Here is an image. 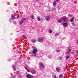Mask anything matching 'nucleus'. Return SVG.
<instances>
[{"label":"nucleus","instance_id":"5701e85b","mask_svg":"<svg viewBox=\"0 0 78 78\" xmlns=\"http://www.w3.org/2000/svg\"><path fill=\"white\" fill-rule=\"evenodd\" d=\"M55 36H59V34L56 33L55 34Z\"/></svg>","mask_w":78,"mask_h":78},{"label":"nucleus","instance_id":"c9c22d12","mask_svg":"<svg viewBox=\"0 0 78 78\" xmlns=\"http://www.w3.org/2000/svg\"><path fill=\"white\" fill-rule=\"evenodd\" d=\"M39 0H36V2H38Z\"/></svg>","mask_w":78,"mask_h":78},{"label":"nucleus","instance_id":"2f4dec72","mask_svg":"<svg viewBox=\"0 0 78 78\" xmlns=\"http://www.w3.org/2000/svg\"><path fill=\"white\" fill-rule=\"evenodd\" d=\"M57 52H60V51L59 50H57Z\"/></svg>","mask_w":78,"mask_h":78},{"label":"nucleus","instance_id":"a878e982","mask_svg":"<svg viewBox=\"0 0 78 78\" xmlns=\"http://www.w3.org/2000/svg\"><path fill=\"white\" fill-rule=\"evenodd\" d=\"M31 18L32 19H34V16H31Z\"/></svg>","mask_w":78,"mask_h":78},{"label":"nucleus","instance_id":"bb28decb","mask_svg":"<svg viewBox=\"0 0 78 78\" xmlns=\"http://www.w3.org/2000/svg\"><path fill=\"white\" fill-rule=\"evenodd\" d=\"M68 16L69 17H72V16L71 15H70V14L69 15H68Z\"/></svg>","mask_w":78,"mask_h":78},{"label":"nucleus","instance_id":"b1692460","mask_svg":"<svg viewBox=\"0 0 78 78\" xmlns=\"http://www.w3.org/2000/svg\"><path fill=\"white\" fill-rule=\"evenodd\" d=\"M37 19H38V21H40L41 20V19L39 17H38Z\"/></svg>","mask_w":78,"mask_h":78},{"label":"nucleus","instance_id":"6e6552de","mask_svg":"<svg viewBox=\"0 0 78 78\" xmlns=\"http://www.w3.org/2000/svg\"><path fill=\"white\" fill-rule=\"evenodd\" d=\"M68 26V24L67 23H65L63 24V27H67Z\"/></svg>","mask_w":78,"mask_h":78},{"label":"nucleus","instance_id":"58836bf2","mask_svg":"<svg viewBox=\"0 0 78 78\" xmlns=\"http://www.w3.org/2000/svg\"><path fill=\"white\" fill-rule=\"evenodd\" d=\"M64 78H65V76H64Z\"/></svg>","mask_w":78,"mask_h":78},{"label":"nucleus","instance_id":"aec40b11","mask_svg":"<svg viewBox=\"0 0 78 78\" xmlns=\"http://www.w3.org/2000/svg\"><path fill=\"white\" fill-rule=\"evenodd\" d=\"M52 30H49V33H52Z\"/></svg>","mask_w":78,"mask_h":78},{"label":"nucleus","instance_id":"6ab92c4d","mask_svg":"<svg viewBox=\"0 0 78 78\" xmlns=\"http://www.w3.org/2000/svg\"><path fill=\"white\" fill-rule=\"evenodd\" d=\"M59 77L60 78H62V77H63V74H61L60 75Z\"/></svg>","mask_w":78,"mask_h":78},{"label":"nucleus","instance_id":"393cba45","mask_svg":"<svg viewBox=\"0 0 78 78\" xmlns=\"http://www.w3.org/2000/svg\"><path fill=\"white\" fill-rule=\"evenodd\" d=\"M72 25H73V26H75L76 24L75 23H72Z\"/></svg>","mask_w":78,"mask_h":78},{"label":"nucleus","instance_id":"a211bd4d","mask_svg":"<svg viewBox=\"0 0 78 78\" xmlns=\"http://www.w3.org/2000/svg\"><path fill=\"white\" fill-rule=\"evenodd\" d=\"M25 69H26V70H27V72H30V70H29L28 69H27V68L25 67Z\"/></svg>","mask_w":78,"mask_h":78},{"label":"nucleus","instance_id":"0eeeda50","mask_svg":"<svg viewBox=\"0 0 78 78\" xmlns=\"http://www.w3.org/2000/svg\"><path fill=\"white\" fill-rule=\"evenodd\" d=\"M26 76L27 78H33V76L30 74H28Z\"/></svg>","mask_w":78,"mask_h":78},{"label":"nucleus","instance_id":"9d476101","mask_svg":"<svg viewBox=\"0 0 78 78\" xmlns=\"http://www.w3.org/2000/svg\"><path fill=\"white\" fill-rule=\"evenodd\" d=\"M57 22H58L59 23H62L63 21L62 20H57Z\"/></svg>","mask_w":78,"mask_h":78},{"label":"nucleus","instance_id":"f704fd0d","mask_svg":"<svg viewBox=\"0 0 78 78\" xmlns=\"http://www.w3.org/2000/svg\"><path fill=\"white\" fill-rule=\"evenodd\" d=\"M17 19H18L19 18V15H18L17 16Z\"/></svg>","mask_w":78,"mask_h":78},{"label":"nucleus","instance_id":"473e14b6","mask_svg":"<svg viewBox=\"0 0 78 78\" xmlns=\"http://www.w3.org/2000/svg\"><path fill=\"white\" fill-rule=\"evenodd\" d=\"M16 73L17 74H18V73H19V71H17V72H16Z\"/></svg>","mask_w":78,"mask_h":78},{"label":"nucleus","instance_id":"423d86ee","mask_svg":"<svg viewBox=\"0 0 78 78\" xmlns=\"http://www.w3.org/2000/svg\"><path fill=\"white\" fill-rule=\"evenodd\" d=\"M40 65V68H41V67H42L43 69L44 68V64H43V63L42 62H41L39 63Z\"/></svg>","mask_w":78,"mask_h":78},{"label":"nucleus","instance_id":"e433bc0d","mask_svg":"<svg viewBox=\"0 0 78 78\" xmlns=\"http://www.w3.org/2000/svg\"><path fill=\"white\" fill-rule=\"evenodd\" d=\"M16 23V21H15L14 22V23Z\"/></svg>","mask_w":78,"mask_h":78},{"label":"nucleus","instance_id":"7ed1b4c3","mask_svg":"<svg viewBox=\"0 0 78 78\" xmlns=\"http://www.w3.org/2000/svg\"><path fill=\"white\" fill-rule=\"evenodd\" d=\"M59 2V0H55L53 3V5L54 7L56 6V3Z\"/></svg>","mask_w":78,"mask_h":78},{"label":"nucleus","instance_id":"f8f14e48","mask_svg":"<svg viewBox=\"0 0 78 78\" xmlns=\"http://www.w3.org/2000/svg\"><path fill=\"white\" fill-rule=\"evenodd\" d=\"M11 17H12V20H14V18H15V16L14 15V14L11 15Z\"/></svg>","mask_w":78,"mask_h":78},{"label":"nucleus","instance_id":"cd10ccee","mask_svg":"<svg viewBox=\"0 0 78 78\" xmlns=\"http://www.w3.org/2000/svg\"><path fill=\"white\" fill-rule=\"evenodd\" d=\"M75 56H78V53H76V55H75Z\"/></svg>","mask_w":78,"mask_h":78},{"label":"nucleus","instance_id":"1a4fd4ad","mask_svg":"<svg viewBox=\"0 0 78 78\" xmlns=\"http://www.w3.org/2000/svg\"><path fill=\"white\" fill-rule=\"evenodd\" d=\"M50 20V17L49 16H46V20L48 21Z\"/></svg>","mask_w":78,"mask_h":78},{"label":"nucleus","instance_id":"f3484780","mask_svg":"<svg viewBox=\"0 0 78 78\" xmlns=\"http://www.w3.org/2000/svg\"><path fill=\"white\" fill-rule=\"evenodd\" d=\"M13 70H14L15 71H16V66H13Z\"/></svg>","mask_w":78,"mask_h":78},{"label":"nucleus","instance_id":"dca6fc26","mask_svg":"<svg viewBox=\"0 0 78 78\" xmlns=\"http://www.w3.org/2000/svg\"><path fill=\"white\" fill-rule=\"evenodd\" d=\"M31 41L33 43H35L36 42V40H31Z\"/></svg>","mask_w":78,"mask_h":78},{"label":"nucleus","instance_id":"f03ea898","mask_svg":"<svg viewBox=\"0 0 78 78\" xmlns=\"http://www.w3.org/2000/svg\"><path fill=\"white\" fill-rule=\"evenodd\" d=\"M27 19V18L26 17L25 18H23V19H22L21 20H20L19 21V23H20V24H22V23H23V20H26V19Z\"/></svg>","mask_w":78,"mask_h":78},{"label":"nucleus","instance_id":"c85d7f7f","mask_svg":"<svg viewBox=\"0 0 78 78\" xmlns=\"http://www.w3.org/2000/svg\"><path fill=\"white\" fill-rule=\"evenodd\" d=\"M59 59H62V57H59Z\"/></svg>","mask_w":78,"mask_h":78},{"label":"nucleus","instance_id":"9b49d317","mask_svg":"<svg viewBox=\"0 0 78 78\" xmlns=\"http://www.w3.org/2000/svg\"><path fill=\"white\" fill-rule=\"evenodd\" d=\"M56 70L57 72H58V73H59V72H60V71H61V70H60V69L58 67H57L56 68Z\"/></svg>","mask_w":78,"mask_h":78},{"label":"nucleus","instance_id":"20e7f679","mask_svg":"<svg viewBox=\"0 0 78 78\" xmlns=\"http://www.w3.org/2000/svg\"><path fill=\"white\" fill-rule=\"evenodd\" d=\"M38 42H40L43 41H44V37H39L38 38Z\"/></svg>","mask_w":78,"mask_h":78},{"label":"nucleus","instance_id":"72a5a7b5","mask_svg":"<svg viewBox=\"0 0 78 78\" xmlns=\"http://www.w3.org/2000/svg\"><path fill=\"white\" fill-rule=\"evenodd\" d=\"M54 78H57V77H56V76H55Z\"/></svg>","mask_w":78,"mask_h":78},{"label":"nucleus","instance_id":"ea45409f","mask_svg":"<svg viewBox=\"0 0 78 78\" xmlns=\"http://www.w3.org/2000/svg\"><path fill=\"white\" fill-rule=\"evenodd\" d=\"M32 29H34V28H32Z\"/></svg>","mask_w":78,"mask_h":78},{"label":"nucleus","instance_id":"7c9ffc66","mask_svg":"<svg viewBox=\"0 0 78 78\" xmlns=\"http://www.w3.org/2000/svg\"><path fill=\"white\" fill-rule=\"evenodd\" d=\"M15 78V76H12L10 78Z\"/></svg>","mask_w":78,"mask_h":78},{"label":"nucleus","instance_id":"a19ab883","mask_svg":"<svg viewBox=\"0 0 78 78\" xmlns=\"http://www.w3.org/2000/svg\"><path fill=\"white\" fill-rule=\"evenodd\" d=\"M75 78H76V77H75Z\"/></svg>","mask_w":78,"mask_h":78},{"label":"nucleus","instance_id":"ddd939ff","mask_svg":"<svg viewBox=\"0 0 78 78\" xmlns=\"http://www.w3.org/2000/svg\"><path fill=\"white\" fill-rule=\"evenodd\" d=\"M31 73L32 74H35L36 73V71L34 70H33L31 71Z\"/></svg>","mask_w":78,"mask_h":78},{"label":"nucleus","instance_id":"c756f323","mask_svg":"<svg viewBox=\"0 0 78 78\" xmlns=\"http://www.w3.org/2000/svg\"><path fill=\"white\" fill-rule=\"evenodd\" d=\"M55 9H56V8H53L52 9V10L53 11V10H55Z\"/></svg>","mask_w":78,"mask_h":78},{"label":"nucleus","instance_id":"4c0bfd02","mask_svg":"<svg viewBox=\"0 0 78 78\" xmlns=\"http://www.w3.org/2000/svg\"><path fill=\"white\" fill-rule=\"evenodd\" d=\"M77 42H78V40L77 41Z\"/></svg>","mask_w":78,"mask_h":78},{"label":"nucleus","instance_id":"2eb2a0df","mask_svg":"<svg viewBox=\"0 0 78 78\" xmlns=\"http://www.w3.org/2000/svg\"><path fill=\"white\" fill-rule=\"evenodd\" d=\"M74 17L72 18L70 20V22H73V20L74 19Z\"/></svg>","mask_w":78,"mask_h":78},{"label":"nucleus","instance_id":"4468645a","mask_svg":"<svg viewBox=\"0 0 78 78\" xmlns=\"http://www.w3.org/2000/svg\"><path fill=\"white\" fill-rule=\"evenodd\" d=\"M72 50V49H71L69 48L68 49V54H69V53H70V52H71V51Z\"/></svg>","mask_w":78,"mask_h":78},{"label":"nucleus","instance_id":"39448f33","mask_svg":"<svg viewBox=\"0 0 78 78\" xmlns=\"http://www.w3.org/2000/svg\"><path fill=\"white\" fill-rule=\"evenodd\" d=\"M62 20L63 22H66V21H67V18L66 17V16H63L62 18Z\"/></svg>","mask_w":78,"mask_h":78},{"label":"nucleus","instance_id":"412c9836","mask_svg":"<svg viewBox=\"0 0 78 78\" xmlns=\"http://www.w3.org/2000/svg\"><path fill=\"white\" fill-rule=\"evenodd\" d=\"M27 37V36H26V35H23L22 36V37H23V38H25V37Z\"/></svg>","mask_w":78,"mask_h":78},{"label":"nucleus","instance_id":"f257e3e1","mask_svg":"<svg viewBox=\"0 0 78 78\" xmlns=\"http://www.w3.org/2000/svg\"><path fill=\"white\" fill-rule=\"evenodd\" d=\"M37 52V50L36 49H34L32 51V53L34 55V57H36V53Z\"/></svg>","mask_w":78,"mask_h":78},{"label":"nucleus","instance_id":"4be33fe9","mask_svg":"<svg viewBox=\"0 0 78 78\" xmlns=\"http://www.w3.org/2000/svg\"><path fill=\"white\" fill-rule=\"evenodd\" d=\"M69 55H68L67 57H66V59H69Z\"/></svg>","mask_w":78,"mask_h":78}]
</instances>
